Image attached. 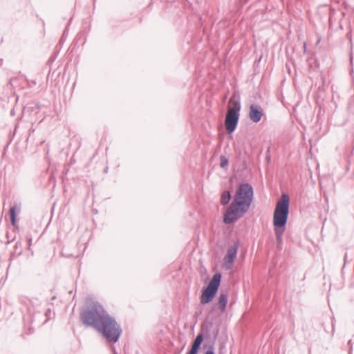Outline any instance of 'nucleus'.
Masks as SVG:
<instances>
[{"label": "nucleus", "mask_w": 354, "mask_h": 354, "mask_svg": "<svg viewBox=\"0 0 354 354\" xmlns=\"http://www.w3.org/2000/svg\"><path fill=\"white\" fill-rule=\"evenodd\" d=\"M80 317L84 326L94 328L107 342L115 344L119 341L122 328L99 302H93L82 310Z\"/></svg>", "instance_id": "f257e3e1"}, {"label": "nucleus", "mask_w": 354, "mask_h": 354, "mask_svg": "<svg viewBox=\"0 0 354 354\" xmlns=\"http://www.w3.org/2000/svg\"><path fill=\"white\" fill-rule=\"evenodd\" d=\"M254 199V189L249 183H242L236 188L232 202L223 216L225 224H232L243 216Z\"/></svg>", "instance_id": "f03ea898"}, {"label": "nucleus", "mask_w": 354, "mask_h": 354, "mask_svg": "<svg viewBox=\"0 0 354 354\" xmlns=\"http://www.w3.org/2000/svg\"><path fill=\"white\" fill-rule=\"evenodd\" d=\"M290 209V197L283 193L277 202L273 214V225L277 243H282L283 234L287 224Z\"/></svg>", "instance_id": "7ed1b4c3"}, {"label": "nucleus", "mask_w": 354, "mask_h": 354, "mask_svg": "<svg viewBox=\"0 0 354 354\" xmlns=\"http://www.w3.org/2000/svg\"><path fill=\"white\" fill-rule=\"evenodd\" d=\"M241 109L240 95L234 93L229 100L228 109L225 120V127L229 134L233 133L237 127Z\"/></svg>", "instance_id": "20e7f679"}, {"label": "nucleus", "mask_w": 354, "mask_h": 354, "mask_svg": "<svg viewBox=\"0 0 354 354\" xmlns=\"http://www.w3.org/2000/svg\"><path fill=\"white\" fill-rule=\"evenodd\" d=\"M222 280V273L216 272L211 278L207 286L202 288L201 304L206 305L212 302L216 296Z\"/></svg>", "instance_id": "39448f33"}, {"label": "nucleus", "mask_w": 354, "mask_h": 354, "mask_svg": "<svg viewBox=\"0 0 354 354\" xmlns=\"http://www.w3.org/2000/svg\"><path fill=\"white\" fill-rule=\"evenodd\" d=\"M213 327V322H209L203 323L201 327V331L198 333L194 341L192 342L189 349L185 354H198L201 345L204 340L211 339V330Z\"/></svg>", "instance_id": "423d86ee"}, {"label": "nucleus", "mask_w": 354, "mask_h": 354, "mask_svg": "<svg viewBox=\"0 0 354 354\" xmlns=\"http://www.w3.org/2000/svg\"><path fill=\"white\" fill-rule=\"evenodd\" d=\"M17 207L16 205L10 207L9 214L10 218V223L13 227L12 232H8L6 236L8 241L6 243H10L11 242H15V243H21L22 239L19 237L17 239V235L19 234V226L17 223Z\"/></svg>", "instance_id": "0eeeda50"}, {"label": "nucleus", "mask_w": 354, "mask_h": 354, "mask_svg": "<svg viewBox=\"0 0 354 354\" xmlns=\"http://www.w3.org/2000/svg\"><path fill=\"white\" fill-rule=\"evenodd\" d=\"M32 245H14L13 250L10 252V256L9 258L10 263L16 257H24L25 259H28L33 255V251L31 249ZM10 264H9L6 270V277L10 269Z\"/></svg>", "instance_id": "6e6552de"}, {"label": "nucleus", "mask_w": 354, "mask_h": 354, "mask_svg": "<svg viewBox=\"0 0 354 354\" xmlns=\"http://www.w3.org/2000/svg\"><path fill=\"white\" fill-rule=\"evenodd\" d=\"M239 245H232L224 256V266L227 270H230L232 268L237 256Z\"/></svg>", "instance_id": "1a4fd4ad"}, {"label": "nucleus", "mask_w": 354, "mask_h": 354, "mask_svg": "<svg viewBox=\"0 0 354 354\" xmlns=\"http://www.w3.org/2000/svg\"><path fill=\"white\" fill-rule=\"evenodd\" d=\"M263 115V111L261 106L252 104L250 106L249 117L250 119L255 123L259 122Z\"/></svg>", "instance_id": "9d476101"}, {"label": "nucleus", "mask_w": 354, "mask_h": 354, "mask_svg": "<svg viewBox=\"0 0 354 354\" xmlns=\"http://www.w3.org/2000/svg\"><path fill=\"white\" fill-rule=\"evenodd\" d=\"M78 245H62L61 254L65 257H78L80 252L77 249Z\"/></svg>", "instance_id": "9b49d317"}, {"label": "nucleus", "mask_w": 354, "mask_h": 354, "mask_svg": "<svg viewBox=\"0 0 354 354\" xmlns=\"http://www.w3.org/2000/svg\"><path fill=\"white\" fill-rule=\"evenodd\" d=\"M214 339L210 342H206L203 344V349L205 351L203 352V354H215V349H214V342L219 334V328L217 327L215 330H214Z\"/></svg>", "instance_id": "f8f14e48"}, {"label": "nucleus", "mask_w": 354, "mask_h": 354, "mask_svg": "<svg viewBox=\"0 0 354 354\" xmlns=\"http://www.w3.org/2000/svg\"><path fill=\"white\" fill-rule=\"evenodd\" d=\"M228 301V295L227 292H221L218 296L216 306H218L221 312H224L226 309Z\"/></svg>", "instance_id": "ddd939ff"}, {"label": "nucleus", "mask_w": 354, "mask_h": 354, "mask_svg": "<svg viewBox=\"0 0 354 354\" xmlns=\"http://www.w3.org/2000/svg\"><path fill=\"white\" fill-rule=\"evenodd\" d=\"M232 198V194L230 191L225 190L222 192L220 199V203L222 205H227L229 204Z\"/></svg>", "instance_id": "4468645a"}, {"label": "nucleus", "mask_w": 354, "mask_h": 354, "mask_svg": "<svg viewBox=\"0 0 354 354\" xmlns=\"http://www.w3.org/2000/svg\"><path fill=\"white\" fill-rule=\"evenodd\" d=\"M220 160H221V163H220L221 167L224 169H227L228 168V164H229L227 158L224 155H221L220 156Z\"/></svg>", "instance_id": "2eb2a0df"}, {"label": "nucleus", "mask_w": 354, "mask_h": 354, "mask_svg": "<svg viewBox=\"0 0 354 354\" xmlns=\"http://www.w3.org/2000/svg\"><path fill=\"white\" fill-rule=\"evenodd\" d=\"M273 248L270 249L271 250H273L274 252H281L282 250L281 245L277 244V245H272Z\"/></svg>", "instance_id": "dca6fc26"}, {"label": "nucleus", "mask_w": 354, "mask_h": 354, "mask_svg": "<svg viewBox=\"0 0 354 354\" xmlns=\"http://www.w3.org/2000/svg\"><path fill=\"white\" fill-rule=\"evenodd\" d=\"M26 241L28 242V243H31L32 241V237L29 236H26Z\"/></svg>", "instance_id": "f3484780"}, {"label": "nucleus", "mask_w": 354, "mask_h": 354, "mask_svg": "<svg viewBox=\"0 0 354 354\" xmlns=\"http://www.w3.org/2000/svg\"><path fill=\"white\" fill-rule=\"evenodd\" d=\"M111 350H112L113 354H118V352L116 351L115 346H113V345L111 346Z\"/></svg>", "instance_id": "a211bd4d"}, {"label": "nucleus", "mask_w": 354, "mask_h": 354, "mask_svg": "<svg viewBox=\"0 0 354 354\" xmlns=\"http://www.w3.org/2000/svg\"><path fill=\"white\" fill-rule=\"evenodd\" d=\"M348 345L349 346L350 348L351 349H353V343H352V340L350 339L348 342Z\"/></svg>", "instance_id": "6ab92c4d"}, {"label": "nucleus", "mask_w": 354, "mask_h": 354, "mask_svg": "<svg viewBox=\"0 0 354 354\" xmlns=\"http://www.w3.org/2000/svg\"><path fill=\"white\" fill-rule=\"evenodd\" d=\"M278 262H279V259H278L277 257L276 256V259L274 260V266H277Z\"/></svg>", "instance_id": "aec40b11"}, {"label": "nucleus", "mask_w": 354, "mask_h": 354, "mask_svg": "<svg viewBox=\"0 0 354 354\" xmlns=\"http://www.w3.org/2000/svg\"><path fill=\"white\" fill-rule=\"evenodd\" d=\"M347 253H345V255H344V261L346 262L347 261Z\"/></svg>", "instance_id": "412c9836"}, {"label": "nucleus", "mask_w": 354, "mask_h": 354, "mask_svg": "<svg viewBox=\"0 0 354 354\" xmlns=\"http://www.w3.org/2000/svg\"><path fill=\"white\" fill-rule=\"evenodd\" d=\"M201 313V311H199V312H196L195 313V315H198Z\"/></svg>", "instance_id": "4be33fe9"}, {"label": "nucleus", "mask_w": 354, "mask_h": 354, "mask_svg": "<svg viewBox=\"0 0 354 354\" xmlns=\"http://www.w3.org/2000/svg\"><path fill=\"white\" fill-rule=\"evenodd\" d=\"M2 65H3V60L0 59V67H1Z\"/></svg>", "instance_id": "5701e85b"}, {"label": "nucleus", "mask_w": 354, "mask_h": 354, "mask_svg": "<svg viewBox=\"0 0 354 354\" xmlns=\"http://www.w3.org/2000/svg\"><path fill=\"white\" fill-rule=\"evenodd\" d=\"M352 350H353V349H351V348H350V350H349V351H348V354H352Z\"/></svg>", "instance_id": "b1692460"}, {"label": "nucleus", "mask_w": 354, "mask_h": 354, "mask_svg": "<svg viewBox=\"0 0 354 354\" xmlns=\"http://www.w3.org/2000/svg\"><path fill=\"white\" fill-rule=\"evenodd\" d=\"M350 59H351V62H353V56L352 55H351Z\"/></svg>", "instance_id": "393cba45"}, {"label": "nucleus", "mask_w": 354, "mask_h": 354, "mask_svg": "<svg viewBox=\"0 0 354 354\" xmlns=\"http://www.w3.org/2000/svg\"><path fill=\"white\" fill-rule=\"evenodd\" d=\"M270 147H268V150H267V153H269V152H270Z\"/></svg>", "instance_id": "a878e982"}]
</instances>
